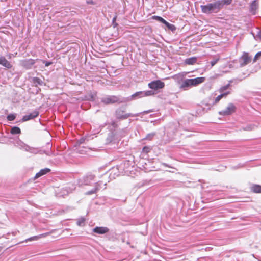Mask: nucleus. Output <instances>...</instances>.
I'll use <instances>...</instances> for the list:
<instances>
[{
    "mask_svg": "<svg viewBox=\"0 0 261 261\" xmlns=\"http://www.w3.org/2000/svg\"><path fill=\"white\" fill-rule=\"evenodd\" d=\"M16 146L20 149L24 150L25 151L29 152L32 154H37V153H45L46 155H50L51 153V151L50 150H44L42 152V151L39 149L38 148H35L33 147H31L21 140H18L16 143ZM47 147L49 149H51V145L49 143H47Z\"/></svg>",
    "mask_w": 261,
    "mask_h": 261,
    "instance_id": "nucleus-1",
    "label": "nucleus"
},
{
    "mask_svg": "<svg viewBox=\"0 0 261 261\" xmlns=\"http://www.w3.org/2000/svg\"><path fill=\"white\" fill-rule=\"evenodd\" d=\"M202 12L205 14L217 13L221 9V3L220 1H217L213 3H208L205 5H201Z\"/></svg>",
    "mask_w": 261,
    "mask_h": 261,
    "instance_id": "nucleus-2",
    "label": "nucleus"
},
{
    "mask_svg": "<svg viewBox=\"0 0 261 261\" xmlns=\"http://www.w3.org/2000/svg\"><path fill=\"white\" fill-rule=\"evenodd\" d=\"M68 230V229H64L63 230H62V229H53L51 231H50L49 232L44 233L40 234L39 235L30 237L26 240V242H27L28 241H31L37 240L39 239L45 237L49 235L51 236V237L53 238H57V237H59V236L58 234L60 232L62 231L63 233H65L66 232H67Z\"/></svg>",
    "mask_w": 261,
    "mask_h": 261,
    "instance_id": "nucleus-3",
    "label": "nucleus"
},
{
    "mask_svg": "<svg viewBox=\"0 0 261 261\" xmlns=\"http://www.w3.org/2000/svg\"><path fill=\"white\" fill-rule=\"evenodd\" d=\"M95 178V175L89 173L79 179L78 184L81 187L90 185L91 183L94 180Z\"/></svg>",
    "mask_w": 261,
    "mask_h": 261,
    "instance_id": "nucleus-4",
    "label": "nucleus"
},
{
    "mask_svg": "<svg viewBox=\"0 0 261 261\" xmlns=\"http://www.w3.org/2000/svg\"><path fill=\"white\" fill-rule=\"evenodd\" d=\"M148 87L152 90H158L165 87V83L160 80H154L148 84Z\"/></svg>",
    "mask_w": 261,
    "mask_h": 261,
    "instance_id": "nucleus-5",
    "label": "nucleus"
},
{
    "mask_svg": "<svg viewBox=\"0 0 261 261\" xmlns=\"http://www.w3.org/2000/svg\"><path fill=\"white\" fill-rule=\"evenodd\" d=\"M136 115L132 113H125V112L121 109H117L115 112V117L118 119L123 120L129 117H134ZM136 116H138V115Z\"/></svg>",
    "mask_w": 261,
    "mask_h": 261,
    "instance_id": "nucleus-6",
    "label": "nucleus"
},
{
    "mask_svg": "<svg viewBox=\"0 0 261 261\" xmlns=\"http://www.w3.org/2000/svg\"><path fill=\"white\" fill-rule=\"evenodd\" d=\"M235 110V106L232 103H229L224 110L219 112V114L224 116L230 115L234 113Z\"/></svg>",
    "mask_w": 261,
    "mask_h": 261,
    "instance_id": "nucleus-7",
    "label": "nucleus"
},
{
    "mask_svg": "<svg viewBox=\"0 0 261 261\" xmlns=\"http://www.w3.org/2000/svg\"><path fill=\"white\" fill-rule=\"evenodd\" d=\"M251 61V58L247 53L244 52L239 59L240 66L243 67L249 64Z\"/></svg>",
    "mask_w": 261,
    "mask_h": 261,
    "instance_id": "nucleus-8",
    "label": "nucleus"
},
{
    "mask_svg": "<svg viewBox=\"0 0 261 261\" xmlns=\"http://www.w3.org/2000/svg\"><path fill=\"white\" fill-rule=\"evenodd\" d=\"M102 182L101 181H98L94 184V187L89 191H87L85 193L86 195H90L93 194H96L98 191L101 188Z\"/></svg>",
    "mask_w": 261,
    "mask_h": 261,
    "instance_id": "nucleus-9",
    "label": "nucleus"
},
{
    "mask_svg": "<svg viewBox=\"0 0 261 261\" xmlns=\"http://www.w3.org/2000/svg\"><path fill=\"white\" fill-rule=\"evenodd\" d=\"M102 182L101 181H98L94 184V187L89 191H87L85 193L86 195H90L93 194H96L98 191L101 188Z\"/></svg>",
    "mask_w": 261,
    "mask_h": 261,
    "instance_id": "nucleus-10",
    "label": "nucleus"
},
{
    "mask_svg": "<svg viewBox=\"0 0 261 261\" xmlns=\"http://www.w3.org/2000/svg\"><path fill=\"white\" fill-rule=\"evenodd\" d=\"M101 101L105 104L113 103L118 101V98L115 96H108L102 97Z\"/></svg>",
    "mask_w": 261,
    "mask_h": 261,
    "instance_id": "nucleus-11",
    "label": "nucleus"
},
{
    "mask_svg": "<svg viewBox=\"0 0 261 261\" xmlns=\"http://www.w3.org/2000/svg\"><path fill=\"white\" fill-rule=\"evenodd\" d=\"M35 63V60L32 59L23 60L21 62V65L27 69H31Z\"/></svg>",
    "mask_w": 261,
    "mask_h": 261,
    "instance_id": "nucleus-12",
    "label": "nucleus"
},
{
    "mask_svg": "<svg viewBox=\"0 0 261 261\" xmlns=\"http://www.w3.org/2000/svg\"><path fill=\"white\" fill-rule=\"evenodd\" d=\"M233 82V80H230L229 81V83L228 84H227V85H225V86H222L219 90V92L221 93H227V96L231 92L230 91H228L227 90H228L230 86H231V83H232V82Z\"/></svg>",
    "mask_w": 261,
    "mask_h": 261,
    "instance_id": "nucleus-13",
    "label": "nucleus"
},
{
    "mask_svg": "<svg viewBox=\"0 0 261 261\" xmlns=\"http://www.w3.org/2000/svg\"><path fill=\"white\" fill-rule=\"evenodd\" d=\"M192 87V83L191 82L190 79H187L185 80H184L180 86V88L184 90H187L189 88Z\"/></svg>",
    "mask_w": 261,
    "mask_h": 261,
    "instance_id": "nucleus-14",
    "label": "nucleus"
},
{
    "mask_svg": "<svg viewBox=\"0 0 261 261\" xmlns=\"http://www.w3.org/2000/svg\"><path fill=\"white\" fill-rule=\"evenodd\" d=\"M39 115L38 111H34L28 115H24L22 119V121H27L37 117Z\"/></svg>",
    "mask_w": 261,
    "mask_h": 261,
    "instance_id": "nucleus-15",
    "label": "nucleus"
},
{
    "mask_svg": "<svg viewBox=\"0 0 261 261\" xmlns=\"http://www.w3.org/2000/svg\"><path fill=\"white\" fill-rule=\"evenodd\" d=\"M190 80L192 87H193L203 83L205 80V78L204 77H198L195 79H190Z\"/></svg>",
    "mask_w": 261,
    "mask_h": 261,
    "instance_id": "nucleus-16",
    "label": "nucleus"
},
{
    "mask_svg": "<svg viewBox=\"0 0 261 261\" xmlns=\"http://www.w3.org/2000/svg\"><path fill=\"white\" fill-rule=\"evenodd\" d=\"M0 64L8 69H10L12 67L11 64L3 56L0 57Z\"/></svg>",
    "mask_w": 261,
    "mask_h": 261,
    "instance_id": "nucleus-17",
    "label": "nucleus"
},
{
    "mask_svg": "<svg viewBox=\"0 0 261 261\" xmlns=\"http://www.w3.org/2000/svg\"><path fill=\"white\" fill-rule=\"evenodd\" d=\"M258 8V2L257 0L252 1L250 5V11L253 14H255L256 11Z\"/></svg>",
    "mask_w": 261,
    "mask_h": 261,
    "instance_id": "nucleus-18",
    "label": "nucleus"
},
{
    "mask_svg": "<svg viewBox=\"0 0 261 261\" xmlns=\"http://www.w3.org/2000/svg\"><path fill=\"white\" fill-rule=\"evenodd\" d=\"M50 171V169L49 168H45L44 169H42L40 170V171L39 172H38L36 174V175L35 176L34 178H35V179L38 178L40 177V176H43V175L48 173Z\"/></svg>",
    "mask_w": 261,
    "mask_h": 261,
    "instance_id": "nucleus-19",
    "label": "nucleus"
},
{
    "mask_svg": "<svg viewBox=\"0 0 261 261\" xmlns=\"http://www.w3.org/2000/svg\"><path fill=\"white\" fill-rule=\"evenodd\" d=\"M197 59L195 57L187 58L185 60V63L188 65H193L196 63Z\"/></svg>",
    "mask_w": 261,
    "mask_h": 261,
    "instance_id": "nucleus-20",
    "label": "nucleus"
},
{
    "mask_svg": "<svg viewBox=\"0 0 261 261\" xmlns=\"http://www.w3.org/2000/svg\"><path fill=\"white\" fill-rule=\"evenodd\" d=\"M251 190L252 192L255 193H261V186L259 185H253L251 187Z\"/></svg>",
    "mask_w": 261,
    "mask_h": 261,
    "instance_id": "nucleus-21",
    "label": "nucleus"
},
{
    "mask_svg": "<svg viewBox=\"0 0 261 261\" xmlns=\"http://www.w3.org/2000/svg\"><path fill=\"white\" fill-rule=\"evenodd\" d=\"M32 82L35 84L36 86L42 85L43 84V82L39 77H34L32 78Z\"/></svg>",
    "mask_w": 261,
    "mask_h": 261,
    "instance_id": "nucleus-22",
    "label": "nucleus"
},
{
    "mask_svg": "<svg viewBox=\"0 0 261 261\" xmlns=\"http://www.w3.org/2000/svg\"><path fill=\"white\" fill-rule=\"evenodd\" d=\"M144 97V94L143 91H139L136 92L132 95V97L133 99H136L138 98H141Z\"/></svg>",
    "mask_w": 261,
    "mask_h": 261,
    "instance_id": "nucleus-23",
    "label": "nucleus"
},
{
    "mask_svg": "<svg viewBox=\"0 0 261 261\" xmlns=\"http://www.w3.org/2000/svg\"><path fill=\"white\" fill-rule=\"evenodd\" d=\"M169 30H171L172 31H174L175 30L176 28L171 23H169L167 21L165 20V22L163 23Z\"/></svg>",
    "mask_w": 261,
    "mask_h": 261,
    "instance_id": "nucleus-24",
    "label": "nucleus"
},
{
    "mask_svg": "<svg viewBox=\"0 0 261 261\" xmlns=\"http://www.w3.org/2000/svg\"><path fill=\"white\" fill-rule=\"evenodd\" d=\"M20 133L21 130L20 128L17 126H14L11 129V133L12 134H20Z\"/></svg>",
    "mask_w": 261,
    "mask_h": 261,
    "instance_id": "nucleus-25",
    "label": "nucleus"
},
{
    "mask_svg": "<svg viewBox=\"0 0 261 261\" xmlns=\"http://www.w3.org/2000/svg\"><path fill=\"white\" fill-rule=\"evenodd\" d=\"M108 229H92L93 233L104 234L107 232Z\"/></svg>",
    "mask_w": 261,
    "mask_h": 261,
    "instance_id": "nucleus-26",
    "label": "nucleus"
},
{
    "mask_svg": "<svg viewBox=\"0 0 261 261\" xmlns=\"http://www.w3.org/2000/svg\"><path fill=\"white\" fill-rule=\"evenodd\" d=\"M221 3V8H222L224 5H230L232 0H218Z\"/></svg>",
    "mask_w": 261,
    "mask_h": 261,
    "instance_id": "nucleus-27",
    "label": "nucleus"
},
{
    "mask_svg": "<svg viewBox=\"0 0 261 261\" xmlns=\"http://www.w3.org/2000/svg\"><path fill=\"white\" fill-rule=\"evenodd\" d=\"M85 218H81L77 220L76 223L79 227H84L85 226Z\"/></svg>",
    "mask_w": 261,
    "mask_h": 261,
    "instance_id": "nucleus-28",
    "label": "nucleus"
},
{
    "mask_svg": "<svg viewBox=\"0 0 261 261\" xmlns=\"http://www.w3.org/2000/svg\"><path fill=\"white\" fill-rule=\"evenodd\" d=\"M227 96V93H221L215 99V103L218 102L223 97Z\"/></svg>",
    "mask_w": 261,
    "mask_h": 261,
    "instance_id": "nucleus-29",
    "label": "nucleus"
},
{
    "mask_svg": "<svg viewBox=\"0 0 261 261\" xmlns=\"http://www.w3.org/2000/svg\"><path fill=\"white\" fill-rule=\"evenodd\" d=\"M255 126L254 124H249L243 128L244 130L247 131H250L254 129Z\"/></svg>",
    "mask_w": 261,
    "mask_h": 261,
    "instance_id": "nucleus-30",
    "label": "nucleus"
},
{
    "mask_svg": "<svg viewBox=\"0 0 261 261\" xmlns=\"http://www.w3.org/2000/svg\"><path fill=\"white\" fill-rule=\"evenodd\" d=\"M155 135V133H151L148 134L146 135V137L144 139L151 140Z\"/></svg>",
    "mask_w": 261,
    "mask_h": 261,
    "instance_id": "nucleus-31",
    "label": "nucleus"
},
{
    "mask_svg": "<svg viewBox=\"0 0 261 261\" xmlns=\"http://www.w3.org/2000/svg\"><path fill=\"white\" fill-rule=\"evenodd\" d=\"M152 18L154 20H156L157 21H159L162 23H164L165 22V19H163L162 17L158 16H153L152 17Z\"/></svg>",
    "mask_w": 261,
    "mask_h": 261,
    "instance_id": "nucleus-32",
    "label": "nucleus"
},
{
    "mask_svg": "<svg viewBox=\"0 0 261 261\" xmlns=\"http://www.w3.org/2000/svg\"><path fill=\"white\" fill-rule=\"evenodd\" d=\"M253 35L254 36V39L257 40H261V31H259L257 32V33L254 35V34H253Z\"/></svg>",
    "mask_w": 261,
    "mask_h": 261,
    "instance_id": "nucleus-33",
    "label": "nucleus"
},
{
    "mask_svg": "<svg viewBox=\"0 0 261 261\" xmlns=\"http://www.w3.org/2000/svg\"><path fill=\"white\" fill-rule=\"evenodd\" d=\"M7 118L9 121H13L16 118V114H10L7 116Z\"/></svg>",
    "mask_w": 261,
    "mask_h": 261,
    "instance_id": "nucleus-34",
    "label": "nucleus"
},
{
    "mask_svg": "<svg viewBox=\"0 0 261 261\" xmlns=\"http://www.w3.org/2000/svg\"><path fill=\"white\" fill-rule=\"evenodd\" d=\"M143 92L144 94V96H150L154 94V92L152 90H148Z\"/></svg>",
    "mask_w": 261,
    "mask_h": 261,
    "instance_id": "nucleus-35",
    "label": "nucleus"
},
{
    "mask_svg": "<svg viewBox=\"0 0 261 261\" xmlns=\"http://www.w3.org/2000/svg\"><path fill=\"white\" fill-rule=\"evenodd\" d=\"M151 150V148L148 146H145L142 149V152L145 153H148Z\"/></svg>",
    "mask_w": 261,
    "mask_h": 261,
    "instance_id": "nucleus-36",
    "label": "nucleus"
},
{
    "mask_svg": "<svg viewBox=\"0 0 261 261\" xmlns=\"http://www.w3.org/2000/svg\"><path fill=\"white\" fill-rule=\"evenodd\" d=\"M261 56V51L258 52L255 55L253 59V62H255Z\"/></svg>",
    "mask_w": 261,
    "mask_h": 261,
    "instance_id": "nucleus-37",
    "label": "nucleus"
},
{
    "mask_svg": "<svg viewBox=\"0 0 261 261\" xmlns=\"http://www.w3.org/2000/svg\"><path fill=\"white\" fill-rule=\"evenodd\" d=\"M218 61H219V58L214 59L213 60H212L210 62L211 66H214L217 63V62Z\"/></svg>",
    "mask_w": 261,
    "mask_h": 261,
    "instance_id": "nucleus-38",
    "label": "nucleus"
},
{
    "mask_svg": "<svg viewBox=\"0 0 261 261\" xmlns=\"http://www.w3.org/2000/svg\"><path fill=\"white\" fill-rule=\"evenodd\" d=\"M43 63H44L46 67L49 66L52 64V62L46 61H43Z\"/></svg>",
    "mask_w": 261,
    "mask_h": 261,
    "instance_id": "nucleus-39",
    "label": "nucleus"
},
{
    "mask_svg": "<svg viewBox=\"0 0 261 261\" xmlns=\"http://www.w3.org/2000/svg\"><path fill=\"white\" fill-rule=\"evenodd\" d=\"M86 140H88V139L87 138H82L79 140V142L80 144H82L84 143Z\"/></svg>",
    "mask_w": 261,
    "mask_h": 261,
    "instance_id": "nucleus-40",
    "label": "nucleus"
},
{
    "mask_svg": "<svg viewBox=\"0 0 261 261\" xmlns=\"http://www.w3.org/2000/svg\"><path fill=\"white\" fill-rule=\"evenodd\" d=\"M111 125L112 126H113V127H116V122L115 121H112L111 123Z\"/></svg>",
    "mask_w": 261,
    "mask_h": 261,
    "instance_id": "nucleus-41",
    "label": "nucleus"
},
{
    "mask_svg": "<svg viewBox=\"0 0 261 261\" xmlns=\"http://www.w3.org/2000/svg\"><path fill=\"white\" fill-rule=\"evenodd\" d=\"M163 165L165 166V167H169V168H171V167L169 165H168L166 163H163Z\"/></svg>",
    "mask_w": 261,
    "mask_h": 261,
    "instance_id": "nucleus-42",
    "label": "nucleus"
},
{
    "mask_svg": "<svg viewBox=\"0 0 261 261\" xmlns=\"http://www.w3.org/2000/svg\"><path fill=\"white\" fill-rule=\"evenodd\" d=\"M94 228L104 229V228H107V227H105L96 226Z\"/></svg>",
    "mask_w": 261,
    "mask_h": 261,
    "instance_id": "nucleus-43",
    "label": "nucleus"
},
{
    "mask_svg": "<svg viewBox=\"0 0 261 261\" xmlns=\"http://www.w3.org/2000/svg\"><path fill=\"white\" fill-rule=\"evenodd\" d=\"M150 112H152V111L151 110H148V111H144L143 113H149Z\"/></svg>",
    "mask_w": 261,
    "mask_h": 261,
    "instance_id": "nucleus-44",
    "label": "nucleus"
},
{
    "mask_svg": "<svg viewBox=\"0 0 261 261\" xmlns=\"http://www.w3.org/2000/svg\"><path fill=\"white\" fill-rule=\"evenodd\" d=\"M90 100H94V97L93 95H92L90 97V98H89Z\"/></svg>",
    "mask_w": 261,
    "mask_h": 261,
    "instance_id": "nucleus-45",
    "label": "nucleus"
},
{
    "mask_svg": "<svg viewBox=\"0 0 261 261\" xmlns=\"http://www.w3.org/2000/svg\"><path fill=\"white\" fill-rule=\"evenodd\" d=\"M116 17H115L113 18V23H114L115 21H116Z\"/></svg>",
    "mask_w": 261,
    "mask_h": 261,
    "instance_id": "nucleus-46",
    "label": "nucleus"
},
{
    "mask_svg": "<svg viewBox=\"0 0 261 261\" xmlns=\"http://www.w3.org/2000/svg\"><path fill=\"white\" fill-rule=\"evenodd\" d=\"M87 3L88 4H93V2L92 1H87Z\"/></svg>",
    "mask_w": 261,
    "mask_h": 261,
    "instance_id": "nucleus-47",
    "label": "nucleus"
},
{
    "mask_svg": "<svg viewBox=\"0 0 261 261\" xmlns=\"http://www.w3.org/2000/svg\"><path fill=\"white\" fill-rule=\"evenodd\" d=\"M236 81H237L238 82H240V81H241V80H238V79H237V80H236Z\"/></svg>",
    "mask_w": 261,
    "mask_h": 261,
    "instance_id": "nucleus-48",
    "label": "nucleus"
}]
</instances>
